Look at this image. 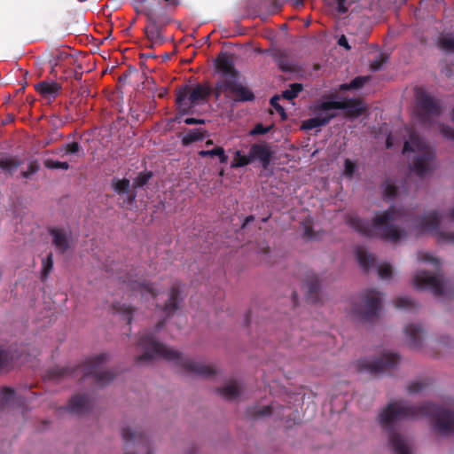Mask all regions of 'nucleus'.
Here are the masks:
<instances>
[{
    "mask_svg": "<svg viewBox=\"0 0 454 454\" xmlns=\"http://www.w3.org/2000/svg\"><path fill=\"white\" fill-rule=\"evenodd\" d=\"M420 417L429 418L434 424V430L439 434H454L453 411L432 403L410 405L402 401L391 402L379 415V421L382 428L387 432L389 443L395 454H411V451L402 436L395 431V423L402 419Z\"/></svg>",
    "mask_w": 454,
    "mask_h": 454,
    "instance_id": "1",
    "label": "nucleus"
},
{
    "mask_svg": "<svg viewBox=\"0 0 454 454\" xmlns=\"http://www.w3.org/2000/svg\"><path fill=\"white\" fill-rule=\"evenodd\" d=\"M137 346L144 351L142 355L136 357V363L138 364L151 362L154 358H162L181 367L187 374L209 378L215 373V370L210 365L185 357L181 352L157 341L152 332L144 333L139 337Z\"/></svg>",
    "mask_w": 454,
    "mask_h": 454,
    "instance_id": "2",
    "label": "nucleus"
},
{
    "mask_svg": "<svg viewBox=\"0 0 454 454\" xmlns=\"http://www.w3.org/2000/svg\"><path fill=\"white\" fill-rule=\"evenodd\" d=\"M402 213L395 207H389L381 214L376 215L372 221L362 219L356 215H348L347 223L359 234L367 238H380L383 240L396 243L406 237L404 229L395 226Z\"/></svg>",
    "mask_w": 454,
    "mask_h": 454,
    "instance_id": "3",
    "label": "nucleus"
},
{
    "mask_svg": "<svg viewBox=\"0 0 454 454\" xmlns=\"http://www.w3.org/2000/svg\"><path fill=\"white\" fill-rule=\"evenodd\" d=\"M108 359L105 353L87 359L82 364L74 367L56 366L48 371L47 376L50 380H59L65 378H75L82 374V378L93 377L95 383L103 387L114 378L115 374L111 371H104L103 364Z\"/></svg>",
    "mask_w": 454,
    "mask_h": 454,
    "instance_id": "4",
    "label": "nucleus"
},
{
    "mask_svg": "<svg viewBox=\"0 0 454 454\" xmlns=\"http://www.w3.org/2000/svg\"><path fill=\"white\" fill-rule=\"evenodd\" d=\"M408 152L419 153V155L414 158L410 165L412 172L419 177H424L432 171L435 153L415 130L409 132V139L404 142L403 153Z\"/></svg>",
    "mask_w": 454,
    "mask_h": 454,
    "instance_id": "5",
    "label": "nucleus"
},
{
    "mask_svg": "<svg viewBox=\"0 0 454 454\" xmlns=\"http://www.w3.org/2000/svg\"><path fill=\"white\" fill-rule=\"evenodd\" d=\"M442 114L439 102L423 89L415 90L414 115L419 124L429 129Z\"/></svg>",
    "mask_w": 454,
    "mask_h": 454,
    "instance_id": "6",
    "label": "nucleus"
},
{
    "mask_svg": "<svg viewBox=\"0 0 454 454\" xmlns=\"http://www.w3.org/2000/svg\"><path fill=\"white\" fill-rule=\"evenodd\" d=\"M144 12L147 18L145 33L151 43L149 47L153 48L155 45L163 44L165 38L162 32L171 21L169 14L158 5L145 6Z\"/></svg>",
    "mask_w": 454,
    "mask_h": 454,
    "instance_id": "7",
    "label": "nucleus"
},
{
    "mask_svg": "<svg viewBox=\"0 0 454 454\" xmlns=\"http://www.w3.org/2000/svg\"><path fill=\"white\" fill-rule=\"evenodd\" d=\"M211 93L212 87L207 83H199L193 88L185 85L176 90V104L182 114H190L193 107L206 103Z\"/></svg>",
    "mask_w": 454,
    "mask_h": 454,
    "instance_id": "8",
    "label": "nucleus"
},
{
    "mask_svg": "<svg viewBox=\"0 0 454 454\" xmlns=\"http://www.w3.org/2000/svg\"><path fill=\"white\" fill-rule=\"evenodd\" d=\"M360 303H354L351 313L364 321L377 317L381 304V294L374 289H367L360 296Z\"/></svg>",
    "mask_w": 454,
    "mask_h": 454,
    "instance_id": "9",
    "label": "nucleus"
},
{
    "mask_svg": "<svg viewBox=\"0 0 454 454\" xmlns=\"http://www.w3.org/2000/svg\"><path fill=\"white\" fill-rule=\"evenodd\" d=\"M400 357L397 354L384 351L380 357L372 362L361 360L358 362L359 371L366 370L371 373L389 372L398 364Z\"/></svg>",
    "mask_w": 454,
    "mask_h": 454,
    "instance_id": "10",
    "label": "nucleus"
},
{
    "mask_svg": "<svg viewBox=\"0 0 454 454\" xmlns=\"http://www.w3.org/2000/svg\"><path fill=\"white\" fill-rule=\"evenodd\" d=\"M413 285L419 290H429L435 296L443 294L444 285L440 273L431 274L427 270H419L413 278Z\"/></svg>",
    "mask_w": 454,
    "mask_h": 454,
    "instance_id": "11",
    "label": "nucleus"
},
{
    "mask_svg": "<svg viewBox=\"0 0 454 454\" xmlns=\"http://www.w3.org/2000/svg\"><path fill=\"white\" fill-rule=\"evenodd\" d=\"M419 224L423 231H435L442 241L454 243V232L444 233L439 231L440 215L437 211L426 213L421 216Z\"/></svg>",
    "mask_w": 454,
    "mask_h": 454,
    "instance_id": "12",
    "label": "nucleus"
},
{
    "mask_svg": "<svg viewBox=\"0 0 454 454\" xmlns=\"http://www.w3.org/2000/svg\"><path fill=\"white\" fill-rule=\"evenodd\" d=\"M229 89L230 98L234 102H251L255 98L254 93L247 86L239 82V79L230 81L224 85Z\"/></svg>",
    "mask_w": 454,
    "mask_h": 454,
    "instance_id": "13",
    "label": "nucleus"
},
{
    "mask_svg": "<svg viewBox=\"0 0 454 454\" xmlns=\"http://www.w3.org/2000/svg\"><path fill=\"white\" fill-rule=\"evenodd\" d=\"M215 67L221 73L220 80L231 81L232 79H239V72L235 68L233 59L227 53H221L216 60Z\"/></svg>",
    "mask_w": 454,
    "mask_h": 454,
    "instance_id": "14",
    "label": "nucleus"
},
{
    "mask_svg": "<svg viewBox=\"0 0 454 454\" xmlns=\"http://www.w3.org/2000/svg\"><path fill=\"white\" fill-rule=\"evenodd\" d=\"M121 436L127 448L129 444H134L141 447L146 452L145 454H152L148 440L143 432L133 430L129 427H122Z\"/></svg>",
    "mask_w": 454,
    "mask_h": 454,
    "instance_id": "15",
    "label": "nucleus"
},
{
    "mask_svg": "<svg viewBox=\"0 0 454 454\" xmlns=\"http://www.w3.org/2000/svg\"><path fill=\"white\" fill-rule=\"evenodd\" d=\"M112 186L114 192L120 196H125L121 203V207H129L136 201L137 193L130 191V182L127 178L112 180Z\"/></svg>",
    "mask_w": 454,
    "mask_h": 454,
    "instance_id": "16",
    "label": "nucleus"
},
{
    "mask_svg": "<svg viewBox=\"0 0 454 454\" xmlns=\"http://www.w3.org/2000/svg\"><path fill=\"white\" fill-rule=\"evenodd\" d=\"M249 153L251 161L258 160L265 169L269 167L273 155L270 146L266 143L252 145Z\"/></svg>",
    "mask_w": 454,
    "mask_h": 454,
    "instance_id": "17",
    "label": "nucleus"
},
{
    "mask_svg": "<svg viewBox=\"0 0 454 454\" xmlns=\"http://www.w3.org/2000/svg\"><path fill=\"white\" fill-rule=\"evenodd\" d=\"M92 407V401L87 394L74 395L69 400L67 410L72 413L83 415L87 413Z\"/></svg>",
    "mask_w": 454,
    "mask_h": 454,
    "instance_id": "18",
    "label": "nucleus"
},
{
    "mask_svg": "<svg viewBox=\"0 0 454 454\" xmlns=\"http://www.w3.org/2000/svg\"><path fill=\"white\" fill-rule=\"evenodd\" d=\"M403 332L409 340V345L412 348H419L421 347L424 330L420 325L410 324L404 327Z\"/></svg>",
    "mask_w": 454,
    "mask_h": 454,
    "instance_id": "19",
    "label": "nucleus"
},
{
    "mask_svg": "<svg viewBox=\"0 0 454 454\" xmlns=\"http://www.w3.org/2000/svg\"><path fill=\"white\" fill-rule=\"evenodd\" d=\"M49 232L52 238V245L60 254H65L70 247L67 232L59 228H51Z\"/></svg>",
    "mask_w": 454,
    "mask_h": 454,
    "instance_id": "20",
    "label": "nucleus"
},
{
    "mask_svg": "<svg viewBox=\"0 0 454 454\" xmlns=\"http://www.w3.org/2000/svg\"><path fill=\"white\" fill-rule=\"evenodd\" d=\"M126 285L127 287L133 293L134 295H137L138 294L141 295L142 298L146 299L148 297L154 299L157 295V293L151 283L129 280Z\"/></svg>",
    "mask_w": 454,
    "mask_h": 454,
    "instance_id": "21",
    "label": "nucleus"
},
{
    "mask_svg": "<svg viewBox=\"0 0 454 454\" xmlns=\"http://www.w3.org/2000/svg\"><path fill=\"white\" fill-rule=\"evenodd\" d=\"M35 90L45 99H55L60 90L61 86L56 82L42 81L35 86Z\"/></svg>",
    "mask_w": 454,
    "mask_h": 454,
    "instance_id": "22",
    "label": "nucleus"
},
{
    "mask_svg": "<svg viewBox=\"0 0 454 454\" xmlns=\"http://www.w3.org/2000/svg\"><path fill=\"white\" fill-rule=\"evenodd\" d=\"M181 294L180 285L175 283L172 285L169 292V296L162 309L165 314L169 317L178 309L179 296Z\"/></svg>",
    "mask_w": 454,
    "mask_h": 454,
    "instance_id": "23",
    "label": "nucleus"
},
{
    "mask_svg": "<svg viewBox=\"0 0 454 454\" xmlns=\"http://www.w3.org/2000/svg\"><path fill=\"white\" fill-rule=\"evenodd\" d=\"M307 287V299L311 303H317L319 301L320 282L317 276L309 274L305 280Z\"/></svg>",
    "mask_w": 454,
    "mask_h": 454,
    "instance_id": "24",
    "label": "nucleus"
},
{
    "mask_svg": "<svg viewBox=\"0 0 454 454\" xmlns=\"http://www.w3.org/2000/svg\"><path fill=\"white\" fill-rule=\"evenodd\" d=\"M341 110H346L348 116L349 117H358L362 115L366 108L363 106L361 100L355 98H346L340 101Z\"/></svg>",
    "mask_w": 454,
    "mask_h": 454,
    "instance_id": "25",
    "label": "nucleus"
},
{
    "mask_svg": "<svg viewBox=\"0 0 454 454\" xmlns=\"http://www.w3.org/2000/svg\"><path fill=\"white\" fill-rule=\"evenodd\" d=\"M274 59L278 67L283 72L294 73L299 70L298 65L290 59L284 51H279L274 55Z\"/></svg>",
    "mask_w": 454,
    "mask_h": 454,
    "instance_id": "26",
    "label": "nucleus"
},
{
    "mask_svg": "<svg viewBox=\"0 0 454 454\" xmlns=\"http://www.w3.org/2000/svg\"><path fill=\"white\" fill-rule=\"evenodd\" d=\"M217 392L226 400H236L241 394V387L236 380H231L223 387L217 388Z\"/></svg>",
    "mask_w": 454,
    "mask_h": 454,
    "instance_id": "27",
    "label": "nucleus"
},
{
    "mask_svg": "<svg viewBox=\"0 0 454 454\" xmlns=\"http://www.w3.org/2000/svg\"><path fill=\"white\" fill-rule=\"evenodd\" d=\"M286 0H262L258 12H264L263 16H261L262 20H266V15H272L278 13Z\"/></svg>",
    "mask_w": 454,
    "mask_h": 454,
    "instance_id": "28",
    "label": "nucleus"
},
{
    "mask_svg": "<svg viewBox=\"0 0 454 454\" xmlns=\"http://www.w3.org/2000/svg\"><path fill=\"white\" fill-rule=\"evenodd\" d=\"M22 164V160L13 156L0 157V169L9 176H12Z\"/></svg>",
    "mask_w": 454,
    "mask_h": 454,
    "instance_id": "29",
    "label": "nucleus"
},
{
    "mask_svg": "<svg viewBox=\"0 0 454 454\" xmlns=\"http://www.w3.org/2000/svg\"><path fill=\"white\" fill-rule=\"evenodd\" d=\"M207 136V130L203 128L188 129L182 137V144L184 145H189L194 142L203 140Z\"/></svg>",
    "mask_w": 454,
    "mask_h": 454,
    "instance_id": "30",
    "label": "nucleus"
},
{
    "mask_svg": "<svg viewBox=\"0 0 454 454\" xmlns=\"http://www.w3.org/2000/svg\"><path fill=\"white\" fill-rule=\"evenodd\" d=\"M334 116V114H327L325 116L317 115L313 118H309L303 121L302 129L310 130L325 126Z\"/></svg>",
    "mask_w": 454,
    "mask_h": 454,
    "instance_id": "31",
    "label": "nucleus"
},
{
    "mask_svg": "<svg viewBox=\"0 0 454 454\" xmlns=\"http://www.w3.org/2000/svg\"><path fill=\"white\" fill-rule=\"evenodd\" d=\"M198 154L201 158L217 157L219 161H220V163H222V164L227 163L228 160H229V157L225 153L224 149L223 147H221V146H215V147H214L211 150H201V151L199 152Z\"/></svg>",
    "mask_w": 454,
    "mask_h": 454,
    "instance_id": "32",
    "label": "nucleus"
},
{
    "mask_svg": "<svg viewBox=\"0 0 454 454\" xmlns=\"http://www.w3.org/2000/svg\"><path fill=\"white\" fill-rule=\"evenodd\" d=\"M356 258L360 266L366 271L374 263L375 258L372 254H368L367 251L362 247L356 249Z\"/></svg>",
    "mask_w": 454,
    "mask_h": 454,
    "instance_id": "33",
    "label": "nucleus"
},
{
    "mask_svg": "<svg viewBox=\"0 0 454 454\" xmlns=\"http://www.w3.org/2000/svg\"><path fill=\"white\" fill-rule=\"evenodd\" d=\"M113 309L116 313L121 314L123 318L127 320L128 325L131 324L133 313L135 311V309L132 306L117 302L113 305Z\"/></svg>",
    "mask_w": 454,
    "mask_h": 454,
    "instance_id": "34",
    "label": "nucleus"
},
{
    "mask_svg": "<svg viewBox=\"0 0 454 454\" xmlns=\"http://www.w3.org/2000/svg\"><path fill=\"white\" fill-rule=\"evenodd\" d=\"M274 410H275L274 405H266V406H262V407L255 406V407L249 408L247 412L250 418L255 419V418H262V417L270 416V415L273 414Z\"/></svg>",
    "mask_w": 454,
    "mask_h": 454,
    "instance_id": "35",
    "label": "nucleus"
},
{
    "mask_svg": "<svg viewBox=\"0 0 454 454\" xmlns=\"http://www.w3.org/2000/svg\"><path fill=\"white\" fill-rule=\"evenodd\" d=\"M251 162L250 153H248V155H243L241 152L238 150L234 153L233 161L231 162V167L232 168H242Z\"/></svg>",
    "mask_w": 454,
    "mask_h": 454,
    "instance_id": "36",
    "label": "nucleus"
},
{
    "mask_svg": "<svg viewBox=\"0 0 454 454\" xmlns=\"http://www.w3.org/2000/svg\"><path fill=\"white\" fill-rule=\"evenodd\" d=\"M58 153H62V155L79 154L80 153L83 154V151L78 142H72L60 146L58 149Z\"/></svg>",
    "mask_w": 454,
    "mask_h": 454,
    "instance_id": "37",
    "label": "nucleus"
},
{
    "mask_svg": "<svg viewBox=\"0 0 454 454\" xmlns=\"http://www.w3.org/2000/svg\"><path fill=\"white\" fill-rule=\"evenodd\" d=\"M438 45L446 52H454V36L448 35L439 37Z\"/></svg>",
    "mask_w": 454,
    "mask_h": 454,
    "instance_id": "38",
    "label": "nucleus"
},
{
    "mask_svg": "<svg viewBox=\"0 0 454 454\" xmlns=\"http://www.w3.org/2000/svg\"><path fill=\"white\" fill-rule=\"evenodd\" d=\"M15 396V391L12 387H3L0 388V403L2 405L9 404Z\"/></svg>",
    "mask_w": 454,
    "mask_h": 454,
    "instance_id": "39",
    "label": "nucleus"
},
{
    "mask_svg": "<svg viewBox=\"0 0 454 454\" xmlns=\"http://www.w3.org/2000/svg\"><path fill=\"white\" fill-rule=\"evenodd\" d=\"M303 86L301 83H292L288 90L282 92V97L286 99L292 100L295 98L298 94L302 90Z\"/></svg>",
    "mask_w": 454,
    "mask_h": 454,
    "instance_id": "40",
    "label": "nucleus"
},
{
    "mask_svg": "<svg viewBox=\"0 0 454 454\" xmlns=\"http://www.w3.org/2000/svg\"><path fill=\"white\" fill-rule=\"evenodd\" d=\"M153 176V173L151 171H142L140 172L137 177L133 180V187L134 188H140L145 185L151 177Z\"/></svg>",
    "mask_w": 454,
    "mask_h": 454,
    "instance_id": "41",
    "label": "nucleus"
},
{
    "mask_svg": "<svg viewBox=\"0 0 454 454\" xmlns=\"http://www.w3.org/2000/svg\"><path fill=\"white\" fill-rule=\"evenodd\" d=\"M40 169V164L37 160H31L27 164V168L25 171L20 172V176L25 179H29L33 175L38 172Z\"/></svg>",
    "mask_w": 454,
    "mask_h": 454,
    "instance_id": "42",
    "label": "nucleus"
},
{
    "mask_svg": "<svg viewBox=\"0 0 454 454\" xmlns=\"http://www.w3.org/2000/svg\"><path fill=\"white\" fill-rule=\"evenodd\" d=\"M395 307L399 309H411L417 307L416 302L410 297L403 296L395 300Z\"/></svg>",
    "mask_w": 454,
    "mask_h": 454,
    "instance_id": "43",
    "label": "nucleus"
},
{
    "mask_svg": "<svg viewBox=\"0 0 454 454\" xmlns=\"http://www.w3.org/2000/svg\"><path fill=\"white\" fill-rule=\"evenodd\" d=\"M53 267V255L51 253L47 254L45 258L43 259V270H42V279L44 280L49 276L51 269Z\"/></svg>",
    "mask_w": 454,
    "mask_h": 454,
    "instance_id": "44",
    "label": "nucleus"
},
{
    "mask_svg": "<svg viewBox=\"0 0 454 454\" xmlns=\"http://www.w3.org/2000/svg\"><path fill=\"white\" fill-rule=\"evenodd\" d=\"M43 165H44V167L46 168H49V169H58V168H60V169L67 170L69 168L68 162H67V161L53 160L51 159H46L43 161Z\"/></svg>",
    "mask_w": 454,
    "mask_h": 454,
    "instance_id": "45",
    "label": "nucleus"
},
{
    "mask_svg": "<svg viewBox=\"0 0 454 454\" xmlns=\"http://www.w3.org/2000/svg\"><path fill=\"white\" fill-rule=\"evenodd\" d=\"M384 196L387 199H394L397 194V187L396 185L391 182V180H387L384 184Z\"/></svg>",
    "mask_w": 454,
    "mask_h": 454,
    "instance_id": "46",
    "label": "nucleus"
},
{
    "mask_svg": "<svg viewBox=\"0 0 454 454\" xmlns=\"http://www.w3.org/2000/svg\"><path fill=\"white\" fill-rule=\"evenodd\" d=\"M230 82V81L227 80H218L215 83V88H212V93L215 95V99H218L222 93L223 92H229V89L225 87V83Z\"/></svg>",
    "mask_w": 454,
    "mask_h": 454,
    "instance_id": "47",
    "label": "nucleus"
},
{
    "mask_svg": "<svg viewBox=\"0 0 454 454\" xmlns=\"http://www.w3.org/2000/svg\"><path fill=\"white\" fill-rule=\"evenodd\" d=\"M418 259L420 262L432 263L436 269H439V267H440L439 260L437 258L434 257L429 253H427V252L418 253Z\"/></svg>",
    "mask_w": 454,
    "mask_h": 454,
    "instance_id": "48",
    "label": "nucleus"
},
{
    "mask_svg": "<svg viewBox=\"0 0 454 454\" xmlns=\"http://www.w3.org/2000/svg\"><path fill=\"white\" fill-rule=\"evenodd\" d=\"M393 270L389 263H382L378 266V274L382 279H389L392 277Z\"/></svg>",
    "mask_w": 454,
    "mask_h": 454,
    "instance_id": "49",
    "label": "nucleus"
},
{
    "mask_svg": "<svg viewBox=\"0 0 454 454\" xmlns=\"http://www.w3.org/2000/svg\"><path fill=\"white\" fill-rule=\"evenodd\" d=\"M280 97L276 95L270 98V106L280 114L282 120H286L287 115L285 108L278 103Z\"/></svg>",
    "mask_w": 454,
    "mask_h": 454,
    "instance_id": "50",
    "label": "nucleus"
},
{
    "mask_svg": "<svg viewBox=\"0 0 454 454\" xmlns=\"http://www.w3.org/2000/svg\"><path fill=\"white\" fill-rule=\"evenodd\" d=\"M340 107H343L340 106V101H325L322 102L319 106H317V109L318 111H330L333 109H340Z\"/></svg>",
    "mask_w": 454,
    "mask_h": 454,
    "instance_id": "51",
    "label": "nucleus"
},
{
    "mask_svg": "<svg viewBox=\"0 0 454 454\" xmlns=\"http://www.w3.org/2000/svg\"><path fill=\"white\" fill-rule=\"evenodd\" d=\"M356 0H336V10L339 13H346L349 7L356 3Z\"/></svg>",
    "mask_w": 454,
    "mask_h": 454,
    "instance_id": "52",
    "label": "nucleus"
},
{
    "mask_svg": "<svg viewBox=\"0 0 454 454\" xmlns=\"http://www.w3.org/2000/svg\"><path fill=\"white\" fill-rule=\"evenodd\" d=\"M387 56L380 54L371 63L370 67L374 72L379 71L381 69L382 66L387 62Z\"/></svg>",
    "mask_w": 454,
    "mask_h": 454,
    "instance_id": "53",
    "label": "nucleus"
},
{
    "mask_svg": "<svg viewBox=\"0 0 454 454\" xmlns=\"http://www.w3.org/2000/svg\"><path fill=\"white\" fill-rule=\"evenodd\" d=\"M427 387L423 381H413L407 386V391L410 394H417L422 391Z\"/></svg>",
    "mask_w": 454,
    "mask_h": 454,
    "instance_id": "54",
    "label": "nucleus"
},
{
    "mask_svg": "<svg viewBox=\"0 0 454 454\" xmlns=\"http://www.w3.org/2000/svg\"><path fill=\"white\" fill-rule=\"evenodd\" d=\"M369 76H357L349 82V87H351L352 90L361 89L369 81Z\"/></svg>",
    "mask_w": 454,
    "mask_h": 454,
    "instance_id": "55",
    "label": "nucleus"
},
{
    "mask_svg": "<svg viewBox=\"0 0 454 454\" xmlns=\"http://www.w3.org/2000/svg\"><path fill=\"white\" fill-rule=\"evenodd\" d=\"M356 164L349 159L345 160L344 162V174L348 177H352L356 171Z\"/></svg>",
    "mask_w": 454,
    "mask_h": 454,
    "instance_id": "56",
    "label": "nucleus"
},
{
    "mask_svg": "<svg viewBox=\"0 0 454 454\" xmlns=\"http://www.w3.org/2000/svg\"><path fill=\"white\" fill-rule=\"evenodd\" d=\"M10 361L9 354L0 348V371L7 369L10 365Z\"/></svg>",
    "mask_w": 454,
    "mask_h": 454,
    "instance_id": "57",
    "label": "nucleus"
},
{
    "mask_svg": "<svg viewBox=\"0 0 454 454\" xmlns=\"http://www.w3.org/2000/svg\"><path fill=\"white\" fill-rule=\"evenodd\" d=\"M271 127H264L262 123H258L254 126V128L250 131V135H264L270 130Z\"/></svg>",
    "mask_w": 454,
    "mask_h": 454,
    "instance_id": "58",
    "label": "nucleus"
},
{
    "mask_svg": "<svg viewBox=\"0 0 454 454\" xmlns=\"http://www.w3.org/2000/svg\"><path fill=\"white\" fill-rule=\"evenodd\" d=\"M157 4H150L148 6L158 5L162 8L164 12H167L165 7L167 6H175L178 4L179 0H157Z\"/></svg>",
    "mask_w": 454,
    "mask_h": 454,
    "instance_id": "59",
    "label": "nucleus"
},
{
    "mask_svg": "<svg viewBox=\"0 0 454 454\" xmlns=\"http://www.w3.org/2000/svg\"><path fill=\"white\" fill-rule=\"evenodd\" d=\"M303 236L307 239H316V234L314 232L312 226L307 223H303Z\"/></svg>",
    "mask_w": 454,
    "mask_h": 454,
    "instance_id": "60",
    "label": "nucleus"
},
{
    "mask_svg": "<svg viewBox=\"0 0 454 454\" xmlns=\"http://www.w3.org/2000/svg\"><path fill=\"white\" fill-rule=\"evenodd\" d=\"M184 122L187 125H193V124H204L205 121L203 119H197V118H185L184 120Z\"/></svg>",
    "mask_w": 454,
    "mask_h": 454,
    "instance_id": "61",
    "label": "nucleus"
},
{
    "mask_svg": "<svg viewBox=\"0 0 454 454\" xmlns=\"http://www.w3.org/2000/svg\"><path fill=\"white\" fill-rule=\"evenodd\" d=\"M339 45L345 47L347 50L350 49L348 40L345 35H341L338 41Z\"/></svg>",
    "mask_w": 454,
    "mask_h": 454,
    "instance_id": "62",
    "label": "nucleus"
},
{
    "mask_svg": "<svg viewBox=\"0 0 454 454\" xmlns=\"http://www.w3.org/2000/svg\"><path fill=\"white\" fill-rule=\"evenodd\" d=\"M254 220V215H249V216L246 217V219H245L241 228L244 229L248 223H250Z\"/></svg>",
    "mask_w": 454,
    "mask_h": 454,
    "instance_id": "63",
    "label": "nucleus"
},
{
    "mask_svg": "<svg viewBox=\"0 0 454 454\" xmlns=\"http://www.w3.org/2000/svg\"><path fill=\"white\" fill-rule=\"evenodd\" d=\"M386 146L387 148H391L393 146V141L391 135H388L386 139Z\"/></svg>",
    "mask_w": 454,
    "mask_h": 454,
    "instance_id": "64",
    "label": "nucleus"
}]
</instances>
